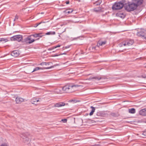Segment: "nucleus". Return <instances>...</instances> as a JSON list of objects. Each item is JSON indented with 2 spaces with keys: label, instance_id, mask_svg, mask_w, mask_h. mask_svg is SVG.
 Instances as JSON below:
<instances>
[{
  "label": "nucleus",
  "instance_id": "72a5a7b5",
  "mask_svg": "<svg viewBox=\"0 0 146 146\" xmlns=\"http://www.w3.org/2000/svg\"><path fill=\"white\" fill-rule=\"evenodd\" d=\"M142 135L145 136V137H146V131H144L142 133Z\"/></svg>",
  "mask_w": 146,
  "mask_h": 146
},
{
  "label": "nucleus",
  "instance_id": "c85d7f7f",
  "mask_svg": "<svg viewBox=\"0 0 146 146\" xmlns=\"http://www.w3.org/2000/svg\"><path fill=\"white\" fill-rule=\"evenodd\" d=\"M50 62H47V63H46V62H44V63H42L41 64V65H42V64H44L45 65H49L50 64Z\"/></svg>",
  "mask_w": 146,
  "mask_h": 146
},
{
  "label": "nucleus",
  "instance_id": "7c9ffc66",
  "mask_svg": "<svg viewBox=\"0 0 146 146\" xmlns=\"http://www.w3.org/2000/svg\"><path fill=\"white\" fill-rule=\"evenodd\" d=\"M41 23V22H40V23H37V24H35V25L34 27H37Z\"/></svg>",
  "mask_w": 146,
  "mask_h": 146
},
{
  "label": "nucleus",
  "instance_id": "393cba45",
  "mask_svg": "<svg viewBox=\"0 0 146 146\" xmlns=\"http://www.w3.org/2000/svg\"><path fill=\"white\" fill-rule=\"evenodd\" d=\"M99 47V46H97V44L96 46H93L92 48V49H94V50H97L98 49V48Z\"/></svg>",
  "mask_w": 146,
  "mask_h": 146
},
{
  "label": "nucleus",
  "instance_id": "412c9836",
  "mask_svg": "<svg viewBox=\"0 0 146 146\" xmlns=\"http://www.w3.org/2000/svg\"><path fill=\"white\" fill-rule=\"evenodd\" d=\"M56 34L55 32L50 31L45 33V35H54Z\"/></svg>",
  "mask_w": 146,
  "mask_h": 146
},
{
  "label": "nucleus",
  "instance_id": "a18cd8bd",
  "mask_svg": "<svg viewBox=\"0 0 146 146\" xmlns=\"http://www.w3.org/2000/svg\"><path fill=\"white\" fill-rule=\"evenodd\" d=\"M39 39V38H37V39H36V40H38Z\"/></svg>",
  "mask_w": 146,
  "mask_h": 146
},
{
  "label": "nucleus",
  "instance_id": "2f4dec72",
  "mask_svg": "<svg viewBox=\"0 0 146 146\" xmlns=\"http://www.w3.org/2000/svg\"><path fill=\"white\" fill-rule=\"evenodd\" d=\"M38 101H32L33 102H31V103L33 104H34L35 105H36V103H37L38 102Z\"/></svg>",
  "mask_w": 146,
  "mask_h": 146
},
{
  "label": "nucleus",
  "instance_id": "e433bc0d",
  "mask_svg": "<svg viewBox=\"0 0 146 146\" xmlns=\"http://www.w3.org/2000/svg\"><path fill=\"white\" fill-rule=\"evenodd\" d=\"M53 67V66H50V67L46 68H45L46 69H49Z\"/></svg>",
  "mask_w": 146,
  "mask_h": 146
},
{
  "label": "nucleus",
  "instance_id": "dca6fc26",
  "mask_svg": "<svg viewBox=\"0 0 146 146\" xmlns=\"http://www.w3.org/2000/svg\"><path fill=\"white\" fill-rule=\"evenodd\" d=\"M102 78L101 77H93L92 78H90L88 79V80H91L92 79H95L96 80H99L102 79Z\"/></svg>",
  "mask_w": 146,
  "mask_h": 146
},
{
  "label": "nucleus",
  "instance_id": "4c0bfd02",
  "mask_svg": "<svg viewBox=\"0 0 146 146\" xmlns=\"http://www.w3.org/2000/svg\"><path fill=\"white\" fill-rule=\"evenodd\" d=\"M35 99L36 100H37V101H38V100H39L40 99H39V98H35Z\"/></svg>",
  "mask_w": 146,
  "mask_h": 146
},
{
  "label": "nucleus",
  "instance_id": "2eb2a0df",
  "mask_svg": "<svg viewBox=\"0 0 146 146\" xmlns=\"http://www.w3.org/2000/svg\"><path fill=\"white\" fill-rule=\"evenodd\" d=\"M106 43V41H99L97 43V46H102L104 45Z\"/></svg>",
  "mask_w": 146,
  "mask_h": 146
},
{
  "label": "nucleus",
  "instance_id": "37998d69",
  "mask_svg": "<svg viewBox=\"0 0 146 146\" xmlns=\"http://www.w3.org/2000/svg\"><path fill=\"white\" fill-rule=\"evenodd\" d=\"M71 100L73 101V100H77L76 99H74V100L72 99V100Z\"/></svg>",
  "mask_w": 146,
  "mask_h": 146
},
{
  "label": "nucleus",
  "instance_id": "ea45409f",
  "mask_svg": "<svg viewBox=\"0 0 146 146\" xmlns=\"http://www.w3.org/2000/svg\"><path fill=\"white\" fill-rule=\"evenodd\" d=\"M24 100V99H23V98H19V100Z\"/></svg>",
  "mask_w": 146,
  "mask_h": 146
},
{
  "label": "nucleus",
  "instance_id": "c9c22d12",
  "mask_svg": "<svg viewBox=\"0 0 146 146\" xmlns=\"http://www.w3.org/2000/svg\"><path fill=\"white\" fill-rule=\"evenodd\" d=\"M5 39L3 38H1L0 39V42H1L2 41H5Z\"/></svg>",
  "mask_w": 146,
  "mask_h": 146
},
{
  "label": "nucleus",
  "instance_id": "423d86ee",
  "mask_svg": "<svg viewBox=\"0 0 146 146\" xmlns=\"http://www.w3.org/2000/svg\"><path fill=\"white\" fill-rule=\"evenodd\" d=\"M72 87L70 85H67L64 86L62 88V90L66 93H70L71 92V88Z\"/></svg>",
  "mask_w": 146,
  "mask_h": 146
},
{
  "label": "nucleus",
  "instance_id": "cd10ccee",
  "mask_svg": "<svg viewBox=\"0 0 146 146\" xmlns=\"http://www.w3.org/2000/svg\"><path fill=\"white\" fill-rule=\"evenodd\" d=\"M67 119H62L61 121H62L64 123H66L67 122Z\"/></svg>",
  "mask_w": 146,
  "mask_h": 146
},
{
  "label": "nucleus",
  "instance_id": "7ed1b4c3",
  "mask_svg": "<svg viewBox=\"0 0 146 146\" xmlns=\"http://www.w3.org/2000/svg\"><path fill=\"white\" fill-rule=\"evenodd\" d=\"M20 136L23 138V141L25 143L28 144L30 142V139L29 138L30 135L28 133H23L20 135Z\"/></svg>",
  "mask_w": 146,
  "mask_h": 146
},
{
  "label": "nucleus",
  "instance_id": "c03bdc74",
  "mask_svg": "<svg viewBox=\"0 0 146 146\" xmlns=\"http://www.w3.org/2000/svg\"><path fill=\"white\" fill-rule=\"evenodd\" d=\"M58 56V55H55L54 56Z\"/></svg>",
  "mask_w": 146,
  "mask_h": 146
},
{
  "label": "nucleus",
  "instance_id": "473e14b6",
  "mask_svg": "<svg viewBox=\"0 0 146 146\" xmlns=\"http://www.w3.org/2000/svg\"><path fill=\"white\" fill-rule=\"evenodd\" d=\"M142 77L144 78H146V74H143Z\"/></svg>",
  "mask_w": 146,
  "mask_h": 146
},
{
  "label": "nucleus",
  "instance_id": "a878e982",
  "mask_svg": "<svg viewBox=\"0 0 146 146\" xmlns=\"http://www.w3.org/2000/svg\"><path fill=\"white\" fill-rule=\"evenodd\" d=\"M31 36H33L34 37H35V38H37V37H38V35L37 34H35L32 35H31Z\"/></svg>",
  "mask_w": 146,
  "mask_h": 146
},
{
  "label": "nucleus",
  "instance_id": "1a4fd4ad",
  "mask_svg": "<svg viewBox=\"0 0 146 146\" xmlns=\"http://www.w3.org/2000/svg\"><path fill=\"white\" fill-rule=\"evenodd\" d=\"M70 86H72V88H71V92L77 90V88L80 86L79 85H70Z\"/></svg>",
  "mask_w": 146,
  "mask_h": 146
},
{
  "label": "nucleus",
  "instance_id": "20e7f679",
  "mask_svg": "<svg viewBox=\"0 0 146 146\" xmlns=\"http://www.w3.org/2000/svg\"><path fill=\"white\" fill-rule=\"evenodd\" d=\"M134 41L133 40H128L122 42L120 46H128L132 45Z\"/></svg>",
  "mask_w": 146,
  "mask_h": 146
},
{
  "label": "nucleus",
  "instance_id": "39448f33",
  "mask_svg": "<svg viewBox=\"0 0 146 146\" xmlns=\"http://www.w3.org/2000/svg\"><path fill=\"white\" fill-rule=\"evenodd\" d=\"M137 35L139 36L144 38L146 40V31L144 29H141L140 31L137 32Z\"/></svg>",
  "mask_w": 146,
  "mask_h": 146
},
{
  "label": "nucleus",
  "instance_id": "9b49d317",
  "mask_svg": "<svg viewBox=\"0 0 146 146\" xmlns=\"http://www.w3.org/2000/svg\"><path fill=\"white\" fill-rule=\"evenodd\" d=\"M11 55L13 56L17 57L18 56V51L15 50L12 52Z\"/></svg>",
  "mask_w": 146,
  "mask_h": 146
},
{
  "label": "nucleus",
  "instance_id": "aec40b11",
  "mask_svg": "<svg viewBox=\"0 0 146 146\" xmlns=\"http://www.w3.org/2000/svg\"><path fill=\"white\" fill-rule=\"evenodd\" d=\"M129 112L131 113H134L135 112V110L134 108H131L129 110Z\"/></svg>",
  "mask_w": 146,
  "mask_h": 146
},
{
  "label": "nucleus",
  "instance_id": "c756f323",
  "mask_svg": "<svg viewBox=\"0 0 146 146\" xmlns=\"http://www.w3.org/2000/svg\"><path fill=\"white\" fill-rule=\"evenodd\" d=\"M38 36V37H41L43 35H42V33H40L37 34Z\"/></svg>",
  "mask_w": 146,
  "mask_h": 146
},
{
  "label": "nucleus",
  "instance_id": "f257e3e1",
  "mask_svg": "<svg viewBox=\"0 0 146 146\" xmlns=\"http://www.w3.org/2000/svg\"><path fill=\"white\" fill-rule=\"evenodd\" d=\"M125 9L127 11H133L137 8V5L133 1V2H129L127 4H125L124 6Z\"/></svg>",
  "mask_w": 146,
  "mask_h": 146
},
{
  "label": "nucleus",
  "instance_id": "6ab92c4d",
  "mask_svg": "<svg viewBox=\"0 0 146 146\" xmlns=\"http://www.w3.org/2000/svg\"><path fill=\"white\" fill-rule=\"evenodd\" d=\"M54 92L55 93L58 94H61L63 92L61 90V89H56L55 90Z\"/></svg>",
  "mask_w": 146,
  "mask_h": 146
},
{
  "label": "nucleus",
  "instance_id": "f704fd0d",
  "mask_svg": "<svg viewBox=\"0 0 146 146\" xmlns=\"http://www.w3.org/2000/svg\"><path fill=\"white\" fill-rule=\"evenodd\" d=\"M60 45H58L57 46H55V47H54L53 48V49L55 48H58V47H60Z\"/></svg>",
  "mask_w": 146,
  "mask_h": 146
},
{
  "label": "nucleus",
  "instance_id": "f3484780",
  "mask_svg": "<svg viewBox=\"0 0 146 146\" xmlns=\"http://www.w3.org/2000/svg\"><path fill=\"white\" fill-rule=\"evenodd\" d=\"M91 108L92 109V111L89 114L90 115V116L92 115L93 114L95 110V108L94 107L92 106H91Z\"/></svg>",
  "mask_w": 146,
  "mask_h": 146
},
{
  "label": "nucleus",
  "instance_id": "0eeeda50",
  "mask_svg": "<svg viewBox=\"0 0 146 146\" xmlns=\"http://www.w3.org/2000/svg\"><path fill=\"white\" fill-rule=\"evenodd\" d=\"M31 36L26 38L24 39V42H25L26 43L29 44H31L34 42L35 40L32 39L31 37Z\"/></svg>",
  "mask_w": 146,
  "mask_h": 146
},
{
  "label": "nucleus",
  "instance_id": "58836bf2",
  "mask_svg": "<svg viewBox=\"0 0 146 146\" xmlns=\"http://www.w3.org/2000/svg\"><path fill=\"white\" fill-rule=\"evenodd\" d=\"M66 3L67 4H68L69 3V1H68L66 2Z\"/></svg>",
  "mask_w": 146,
  "mask_h": 146
},
{
  "label": "nucleus",
  "instance_id": "4be33fe9",
  "mask_svg": "<svg viewBox=\"0 0 146 146\" xmlns=\"http://www.w3.org/2000/svg\"><path fill=\"white\" fill-rule=\"evenodd\" d=\"M24 41V40H23V37L22 35H19V42L22 41V42H23Z\"/></svg>",
  "mask_w": 146,
  "mask_h": 146
},
{
  "label": "nucleus",
  "instance_id": "09e8293b",
  "mask_svg": "<svg viewBox=\"0 0 146 146\" xmlns=\"http://www.w3.org/2000/svg\"><path fill=\"white\" fill-rule=\"evenodd\" d=\"M125 101H124V102H125Z\"/></svg>",
  "mask_w": 146,
  "mask_h": 146
},
{
  "label": "nucleus",
  "instance_id": "ddd939ff",
  "mask_svg": "<svg viewBox=\"0 0 146 146\" xmlns=\"http://www.w3.org/2000/svg\"><path fill=\"white\" fill-rule=\"evenodd\" d=\"M65 104L63 102H60V103H56L54 105V107H60L64 106Z\"/></svg>",
  "mask_w": 146,
  "mask_h": 146
},
{
  "label": "nucleus",
  "instance_id": "de8ad7c7",
  "mask_svg": "<svg viewBox=\"0 0 146 146\" xmlns=\"http://www.w3.org/2000/svg\"><path fill=\"white\" fill-rule=\"evenodd\" d=\"M66 48H68V47H67V46H66Z\"/></svg>",
  "mask_w": 146,
  "mask_h": 146
},
{
  "label": "nucleus",
  "instance_id": "f8f14e48",
  "mask_svg": "<svg viewBox=\"0 0 146 146\" xmlns=\"http://www.w3.org/2000/svg\"><path fill=\"white\" fill-rule=\"evenodd\" d=\"M116 15L122 19H123L125 16V15L122 12H119L117 13L116 14Z\"/></svg>",
  "mask_w": 146,
  "mask_h": 146
},
{
  "label": "nucleus",
  "instance_id": "b1692460",
  "mask_svg": "<svg viewBox=\"0 0 146 146\" xmlns=\"http://www.w3.org/2000/svg\"><path fill=\"white\" fill-rule=\"evenodd\" d=\"M100 9L99 8H96L94 9V11L96 12H99L100 11Z\"/></svg>",
  "mask_w": 146,
  "mask_h": 146
},
{
  "label": "nucleus",
  "instance_id": "a211bd4d",
  "mask_svg": "<svg viewBox=\"0 0 146 146\" xmlns=\"http://www.w3.org/2000/svg\"><path fill=\"white\" fill-rule=\"evenodd\" d=\"M73 11L72 9H67L63 11V12L69 14L71 13Z\"/></svg>",
  "mask_w": 146,
  "mask_h": 146
},
{
  "label": "nucleus",
  "instance_id": "f03ea898",
  "mask_svg": "<svg viewBox=\"0 0 146 146\" xmlns=\"http://www.w3.org/2000/svg\"><path fill=\"white\" fill-rule=\"evenodd\" d=\"M124 6L122 2H116L113 5L112 8L113 10H117L121 9Z\"/></svg>",
  "mask_w": 146,
  "mask_h": 146
},
{
  "label": "nucleus",
  "instance_id": "9d476101",
  "mask_svg": "<svg viewBox=\"0 0 146 146\" xmlns=\"http://www.w3.org/2000/svg\"><path fill=\"white\" fill-rule=\"evenodd\" d=\"M139 114L142 115L146 116V109H143L139 111Z\"/></svg>",
  "mask_w": 146,
  "mask_h": 146
},
{
  "label": "nucleus",
  "instance_id": "6e6552de",
  "mask_svg": "<svg viewBox=\"0 0 146 146\" xmlns=\"http://www.w3.org/2000/svg\"><path fill=\"white\" fill-rule=\"evenodd\" d=\"M135 4L137 5V7L142 4L143 2V0H135L133 1Z\"/></svg>",
  "mask_w": 146,
  "mask_h": 146
},
{
  "label": "nucleus",
  "instance_id": "79ce46f5",
  "mask_svg": "<svg viewBox=\"0 0 146 146\" xmlns=\"http://www.w3.org/2000/svg\"><path fill=\"white\" fill-rule=\"evenodd\" d=\"M18 19V17L16 16L15 18V19Z\"/></svg>",
  "mask_w": 146,
  "mask_h": 146
},
{
  "label": "nucleus",
  "instance_id": "a19ab883",
  "mask_svg": "<svg viewBox=\"0 0 146 146\" xmlns=\"http://www.w3.org/2000/svg\"><path fill=\"white\" fill-rule=\"evenodd\" d=\"M70 102H74V103H76V102H79V101H76V102H75V101H70Z\"/></svg>",
  "mask_w": 146,
  "mask_h": 146
},
{
  "label": "nucleus",
  "instance_id": "5701e85b",
  "mask_svg": "<svg viewBox=\"0 0 146 146\" xmlns=\"http://www.w3.org/2000/svg\"><path fill=\"white\" fill-rule=\"evenodd\" d=\"M40 69H42L41 67H37L36 68H35L33 70L32 72L35 71H37L38 70H40Z\"/></svg>",
  "mask_w": 146,
  "mask_h": 146
},
{
  "label": "nucleus",
  "instance_id": "4468645a",
  "mask_svg": "<svg viewBox=\"0 0 146 146\" xmlns=\"http://www.w3.org/2000/svg\"><path fill=\"white\" fill-rule=\"evenodd\" d=\"M10 39L12 41L17 40L18 39V35L14 36L11 37Z\"/></svg>",
  "mask_w": 146,
  "mask_h": 146
},
{
  "label": "nucleus",
  "instance_id": "bb28decb",
  "mask_svg": "<svg viewBox=\"0 0 146 146\" xmlns=\"http://www.w3.org/2000/svg\"><path fill=\"white\" fill-rule=\"evenodd\" d=\"M1 146H9L7 143H4L2 144Z\"/></svg>",
  "mask_w": 146,
  "mask_h": 146
},
{
  "label": "nucleus",
  "instance_id": "49530a36",
  "mask_svg": "<svg viewBox=\"0 0 146 146\" xmlns=\"http://www.w3.org/2000/svg\"><path fill=\"white\" fill-rule=\"evenodd\" d=\"M43 13H41V14H43Z\"/></svg>",
  "mask_w": 146,
  "mask_h": 146
}]
</instances>
